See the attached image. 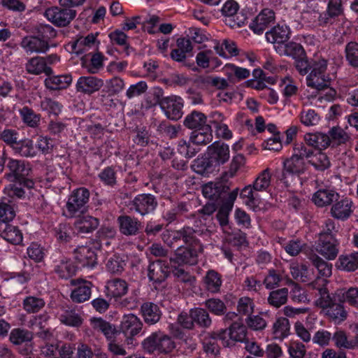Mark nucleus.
Here are the masks:
<instances>
[{
	"label": "nucleus",
	"instance_id": "nucleus-45",
	"mask_svg": "<svg viewBox=\"0 0 358 358\" xmlns=\"http://www.w3.org/2000/svg\"><path fill=\"white\" fill-rule=\"evenodd\" d=\"M191 316L194 324L196 323L202 328H208L211 324V318L206 310L201 308L191 309Z\"/></svg>",
	"mask_w": 358,
	"mask_h": 358
},
{
	"label": "nucleus",
	"instance_id": "nucleus-36",
	"mask_svg": "<svg viewBox=\"0 0 358 358\" xmlns=\"http://www.w3.org/2000/svg\"><path fill=\"white\" fill-rule=\"evenodd\" d=\"M99 220L90 215L79 217L75 222V227L80 233H90L99 226Z\"/></svg>",
	"mask_w": 358,
	"mask_h": 358
},
{
	"label": "nucleus",
	"instance_id": "nucleus-48",
	"mask_svg": "<svg viewBox=\"0 0 358 358\" xmlns=\"http://www.w3.org/2000/svg\"><path fill=\"white\" fill-rule=\"evenodd\" d=\"M33 338L32 332L20 328L13 329L10 334V341L15 345H19L25 342L31 341Z\"/></svg>",
	"mask_w": 358,
	"mask_h": 358
},
{
	"label": "nucleus",
	"instance_id": "nucleus-50",
	"mask_svg": "<svg viewBox=\"0 0 358 358\" xmlns=\"http://www.w3.org/2000/svg\"><path fill=\"white\" fill-rule=\"evenodd\" d=\"M338 268L347 271H353L358 268V252L350 255H341L338 259Z\"/></svg>",
	"mask_w": 358,
	"mask_h": 358
},
{
	"label": "nucleus",
	"instance_id": "nucleus-30",
	"mask_svg": "<svg viewBox=\"0 0 358 358\" xmlns=\"http://www.w3.org/2000/svg\"><path fill=\"white\" fill-rule=\"evenodd\" d=\"M0 235L13 244H20L22 241L21 231L17 227L8 223H1Z\"/></svg>",
	"mask_w": 358,
	"mask_h": 358
},
{
	"label": "nucleus",
	"instance_id": "nucleus-55",
	"mask_svg": "<svg viewBox=\"0 0 358 358\" xmlns=\"http://www.w3.org/2000/svg\"><path fill=\"white\" fill-rule=\"evenodd\" d=\"M271 183V174L268 169L264 170L253 182L255 189L260 194L266 191Z\"/></svg>",
	"mask_w": 358,
	"mask_h": 358
},
{
	"label": "nucleus",
	"instance_id": "nucleus-8",
	"mask_svg": "<svg viewBox=\"0 0 358 358\" xmlns=\"http://www.w3.org/2000/svg\"><path fill=\"white\" fill-rule=\"evenodd\" d=\"M44 15L55 25L65 27L74 19L76 11L69 8L53 6L46 9Z\"/></svg>",
	"mask_w": 358,
	"mask_h": 358
},
{
	"label": "nucleus",
	"instance_id": "nucleus-3",
	"mask_svg": "<svg viewBox=\"0 0 358 358\" xmlns=\"http://www.w3.org/2000/svg\"><path fill=\"white\" fill-rule=\"evenodd\" d=\"M7 168L9 173H7V178L12 182H18L28 188L34 186V182L27 178L31 172V167L24 161L10 159L7 164Z\"/></svg>",
	"mask_w": 358,
	"mask_h": 358
},
{
	"label": "nucleus",
	"instance_id": "nucleus-5",
	"mask_svg": "<svg viewBox=\"0 0 358 358\" xmlns=\"http://www.w3.org/2000/svg\"><path fill=\"white\" fill-rule=\"evenodd\" d=\"M327 279L318 277L307 285L308 289L312 291V294L315 298V306L323 310L336 300L334 295L329 294L327 288Z\"/></svg>",
	"mask_w": 358,
	"mask_h": 358
},
{
	"label": "nucleus",
	"instance_id": "nucleus-44",
	"mask_svg": "<svg viewBox=\"0 0 358 358\" xmlns=\"http://www.w3.org/2000/svg\"><path fill=\"white\" fill-rule=\"evenodd\" d=\"M241 197L246 199V205L253 208L258 207L262 200L260 194L255 189L253 185L245 187L241 191Z\"/></svg>",
	"mask_w": 358,
	"mask_h": 358
},
{
	"label": "nucleus",
	"instance_id": "nucleus-21",
	"mask_svg": "<svg viewBox=\"0 0 358 358\" xmlns=\"http://www.w3.org/2000/svg\"><path fill=\"white\" fill-rule=\"evenodd\" d=\"M120 231L125 236H135L138 233L141 224L137 218L127 215L117 217Z\"/></svg>",
	"mask_w": 358,
	"mask_h": 358
},
{
	"label": "nucleus",
	"instance_id": "nucleus-38",
	"mask_svg": "<svg viewBox=\"0 0 358 358\" xmlns=\"http://www.w3.org/2000/svg\"><path fill=\"white\" fill-rule=\"evenodd\" d=\"M222 282L221 275L213 270L208 271L203 278L205 289L213 294L220 292Z\"/></svg>",
	"mask_w": 358,
	"mask_h": 358
},
{
	"label": "nucleus",
	"instance_id": "nucleus-52",
	"mask_svg": "<svg viewBox=\"0 0 358 358\" xmlns=\"http://www.w3.org/2000/svg\"><path fill=\"white\" fill-rule=\"evenodd\" d=\"M290 272L294 279L303 282H308L311 280L308 267L304 264H292L290 266Z\"/></svg>",
	"mask_w": 358,
	"mask_h": 358
},
{
	"label": "nucleus",
	"instance_id": "nucleus-22",
	"mask_svg": "<svg viewBox=\"0 0 358 358\" xmlns=\"http://www.w3.org/2000/svg\"><path fill=\"white\" fill-rule=\"evenodd\" d=\"M289 29L287 26L277 25L266 33V41L275 45H284L289 38Z\"/></svg>",
	"mask_w": 358,
	"mask_h": 358
},
{
	"label": "nucleus",
	"instance_id": "nucleus-23",
	"mask_svg": "<svg viewBox=\"0 0 358 358\" xmlns=\"http://www.w3.org/2000/svg\"><path fill=\"white\" fill-rule=\"evenodd\" d=\"M141 313L145 322L150 325L158 322L162 316L159 307L152 302L143 303L141 307Z\"/></svg>",
	"mask_w": 358,
	"mask_h": 358
},
{
	"label": "nucleus",
	"instance_id": "nucleus-25",
	"mask_svg": "<svg viewBox=\"0 0 358 358\" xmlns=\"http://www.w3.org/2000/svg\"><path fill=\"white\" fill-rule=\"evenodd\" d=\"M238 188L234 189L232 192H231L227 201L224 203L220 204L221 207L217 212L216 217L222 227H224L228 224L229 213L233 208L234 203L238 195Z\"/></svg>",
	"mask_w": 358,
	"mask_h": 358
},
{
	"label": "nucleus",
	"instance_id": "nucleus-15",
	"mask_svg": "<svg viewBox=\"0 0 358 358\" xmlns=\"http://www.w3.org/2000/svg\"><path fill=\"white\" fill-rule=\"evenodd\" d=\"M182 106L181 98L172 96L166 97L162 103L161 108L168 118L178 120L182 115Z\"/></svg>",
	"mask_w": 358,
	"mask_h": 358
},
{
	"label": "nucleus",
	"instance_id": "nucleus-34",
	"mask_svg": "<svg viewBox=\"0 0 358 358\" xmlns=\"http://www.w3.org/2000/svg\"><path fill=\"white\" fill-rule=\"evenodd\" d=\"M324 311L328 318L335 323H340L347 317V312L345 310L343 304L336 302V300L328 308H326Z\"/></svg>",
	"mask_w": 358,
	"mask_h": 358
},
{
	"label": "nucleus",
	"instance_id": "nucleus-59",
	"mask_svg": "<svg viewBox=\"0 0 358 358\" xmlns=\"http://www.w3.org/2000/svg\"><path fill=\"white\" fill-rule=\"evenodd\" d=\"M345 57L349 64L358 68V43L350 42L345 46Z\"/></svg>",
	"mask_w": 358,
	"mask_h": 358
},
{
	"label": "nucleus",
	"instance_id": "nucleus-62",
	"mask_svg": "<svg viewBox=\"0 0 358 358\" xmlns=\"http://www.w3.org/2000/svg\"><path fill=\"white\" fill-rule=\"evenodd\" d=\"M203 350L206 353L217 355L220 352V346L213 333H208L203 340Z\"/></svg>",
	"mask_w": 358,
	"mask_h": 358
},
{
	"label": "nucleus",
	"instance_id": "nucleus-47",
	"mask_svg": "<svg viewBox=\"0 0 358 358\" xmlns=\"http://www.w3.org/2000/svg\"><path fill=\"white\" fill-rule=\"evenodd\" d=\"M229 336L232 341L245 342L247 335V329L239 322H234L229 328Z\"/></svg>",
	"mask_w": 358,
	"mask_h": 358
},
{
	"label": "nucleus",
	"instance_id": "nucleus-14",
	"mask_svg": "<svg viewBox=\"0 0 358 358\" xmlns=\"http://www.w3.org/2000/svg\"><path fill=\"white\" fill-rule=\"evenodd\" d=\"M73 253L75 259L83 267H94L97 264V255L90 246H79Z\"/></svg>",
	"mask_w": 358,
	"mask_h": 358
},
{
	"label": "nucleus",
	"instance_id": "nucleus-13",
	"mask_svg": "<svg viewBox=\"0 0 358 358\" xmlns=\"http://www.w3.org/2000/svg\"><path fill=\"white\" fill-rule=\"evenodd\" d=\"M170 272L169 264L161 259L150 263L148 266V278L151 281L157 283L164 281Z\"/></svg>",
	"mask_w": 358,
	"mask_h": 358
},
{
	"label": "nucleus",
	"instance_id": "nucleus-61",
	"mask_svg": "<svg viewBox=\"0 0 358 358\" xmlns=\"http://www.w3.org/2000/svg\"><path fill=\"white\" fill-rule=\"evenodd\" d=\"M205 306L210 312L217 316L224 315L227 310L224 303L219 299L213 298L206 300Z\"/></svg>",
	"mask_w": 358,
	"mask_h": 358
},
{
	"label": "nucleus",
	"instance_id": "nucleus-64",
	"mask_svg": "<svg viewBox=\"0 0 358 358\" xmlns=\"http://www.w3.org/2000/svg\"><path fill=\"white\" fill-rule=\"evenodd\" d=\"M148 87L146 82L139 81L129 87L126 92V96L129 99L139 96L146 92Z\"/></svg>",
	"mask_w": 358,
	"mask_h": 358
},
{
	"label": "nucleus",
	"instance_id": "nucleus-6",
	"mask_svg": "<svg viewBox=\"0 0 358 358\" xmlns=\"http://www.w3.org/2000/svg\"><path fill=\"white\" fill-rule=\"evenodd\" d=\"M203 250L201 243L196 245L180 246L178 248L173 257H170V262L180 264L194 265L197 262L199 252Z\"/></svg>",
	"mask_w": 358,
	"mask_h": 358
},
{
	"label": "nucleus",
	"instance_id": "nucleus-11",
	"mask_svg": "<svg viewBox=\"0 0 358 358\" xmlns=\"http://www.w3.org/2000/svg\"><path fill=\"white\" fill-rule=\"evenodd\" d=\"M275 20L274 11L270 8L263 9L250 22V28L257 34H262Z\"/></svg>",
	"mask_w": 358,
	"mask_h": 358
},
{
	"label": "nucleus",
	"instance_id": "nucleus-49",
	"mask_svg": "<svg viewBox=\"0 0 358 358\" xmlns=\"http://www.w3.org/2000/svg\"><path fill=\"white\" fill-rule=\"evenodd\" d=\"M287 297L288 289L281 288L270 292L268 302L271 306L279 308L286 303Z\"/></svg>",
	"mask_w": 358,
	"mask_h": 358
},
{
	"label": "nucleus",
	"instance_id": "nucleus-10",
	"mask_svg": "<svg viewBox=\"0 0 358 358\" xmlns=\"http://www.w3.org/2000/svg\"><path fill=\"white\" fill-rule=\"evenodd\" d=\"M338 241L334 236L320 234L315 250L329 260L334 259L338 253Z\"/></svg>",
	"mask_w": 358,
	"mask_h": 358
},
{
	"label": "nucleus",
	"instance_id": "nucleus-9",
	"mask_svg": "<svg viewBox=\"0 0 358 358\" xmlns=\"http://www.w3.org/2000/svg\"><path fill=\"white\" fill-rule=\"evenodd\" d=\"M157 206L155 197L150 194H138L128 205L131 210L143 216L152 212Z\"/></svg>",
	"mask_w": 358,
	"mask_h": 358
},
{
	"label": "nucleus",
	"instance_id": "nucleus-4",
	"mask_svg": "<svg viewBox=\"0 0 358 358\" xmlns=\"http://www.w3.org/2000/svg\"><path fill=\"white\" fill-rule=\"evenodd\" d=\"M90 192L85 187H80L72 192L66 202V210L69 216L76 217L83 214L87 210V203Z\"/></svg>",
	"mask_w": 358,
	"mask_h": 358
},
{
	"label": "nucleus",
	"instance_id": "nucleus-20",
	"mask_svg": "<svg viewBox=\"0 0 358 358\" xmlns=\"http://www.w3.org/2000/svg\"><path fill=\"white\" fill-rule=\"evenodd\" d=\"M71 284L78 285L71 294V298L73 302L83 303L87 301L91 296L92 283L81 280H72Z\"/></svg>",
	"mask_w": 358,
	"mask_h": 358
},
{
	"label": "nucleus",
	"instance_id": "nucleus-26",
	"mask_svg": "<svg viewBox=\"0 0 358 358\" xmlns=\"http://www.w3.org/2000/svg\"><path fill=\"white\" fill-rule=\"evenodd\" d=\"M106 295L115 299L121 298L128 291V284L122 279L114 278L108 281L106 285Z\"/></svg>",
	"mask_w": 358,
	"mask_h": 358
},
{
	"label": "nucleus",
	"instance_id": "nucleus-35",
	"mask_svg": "<svg viewBox=\"0 0 358 358\" xmlns=\"http://www.w3.org/2000/svg\"><path fill=\"white\" fill-rule=\"evenodd\" d=\"M206 122L207 117L203 113L194 110L187 115L184 120V125L190 129L196 130L209 126Z\"/></svg>",
	"mask_w": 358,
	"mask_h": 358
},
{
	"label": "nucleus",
	"instance_id": "nucleus-57",
	"mask_svg": "<svg viewBox=\"0 0 358 358\" xmlns=\"http://www.w3.org/2000/svg\"><path fill=\"white\" fill-rule=\"evenodd\" d=\"M14 150L24 157H33L36 155L33 141L30 139L19 141L18 143L14 145Z\"/></svg>",
	"mask_w": 358,
	"mask_h": 358
},
{
	"label": "nucleus",
	"instance_id": "nucleus-18",
	"mask_svg": "<svg viewBox=\"0 0 358 358\" xmlns=\"http://www.w3.org/2000/svg\"><path fill=\"white\" fill-rule=\"evenodd\" d=\"M339 199V194L333 189L322 188L315 192L312 201L317 207H325L331 205Z\"/></svg>",
	"mask_w": 358,
	"mask_h": 358
},
{
	"label": "nucleus",
	"instance_id": "nucleus-28",
	"mask_svg": "<svg viewBox=\"0 0 358 358\" xmlns=\"http://www.w3.org/2000/svg\"><path fill=\"white\" fill-rule=\"evenodd\" d=\"M90 322L93 329L101 331L107 340H111L115 336L120 334L119 331L116 329L115 325L111 324L102 318L93 317L90 320Z\"/></svg>",
	"mask_w": 358,
	"mask_h": 358
},
{
	"label": "nucleus",
	"instance_id": "nucleus-63",
	"mask_svg": "<svg viewBox=\"0 0 358 358\" xmlns=\"http://www.w3.org/2000/svg\"><path fill=\"white\" fill-rule=\"evenodd\" d=\"M126 265L125 262L119 256L114 255L107 262L106 266L109 272L114 274L121 273Z\"/></svg>",
	"mask_w": 358,
	"mask_h": 358
},
{
	"label": "nucleus",
	"instance_id": "nucleus-54",
	"mask_svg": "<svg viewBox=\"0 0 358 358\" xmlns=\"http://www.w3.org/2000/svg\"><path fill=\"white\" fill-rule=\"evenodd\" d=\"M20 114L25 124L31 127H36L41 120V115L27 106L20 110Z\"/></svg>",
	"mask_w": 358,
	"mask_h": 358
},
{
	"label": "nucleus",
	"instance_id": "nucleus-17",
	"mask_svg": "<svg viewBox=\"0 0 358 358\" xmlns=\"http://www.w3.org/2000/svg\"><path fill=\"white\" fill-rule=\"evenodd\" d=\"M20 46L31 53H43L48 50L50 44L35 35L24 37L20 42Z\"/></svg>",
	"mask_w": 358,
	"mask_h": 358
},
{
	"label": "nucleus",
	"instance_id": "nucleus-58",
	"mask_svg": "<svg viewBox=\"0 0 358 358\" xmlns=\"http://www.w3.org/2000/svg\"><path fill=\"white\" fill-rule=\"evenodd\" d=\"M76 267L70 261L62 260L55 268V271L62 278L67 279L76 273Z\"/></svg>",
	"mask_w": 358,
	"mask_h": 358
},
{
	"label": "nucleus",
	"instance_id": "nucleus-16",
	"mask_svg": "<svg viewBox=\"0 0 358 358\" xmlns=\"http://www.w3.org/2000/svg\"><path fill=\"white\" fill-rule=\"evenodd\" d=\"M208 155L218 166L229 160V148L224 143L216 141L208 146Z\"/></svg>",
	"mask_w": 358,
	"mask_h": 358
},
{
	"label": "nucleus",
	"instance_id": "nucleus-42",
	"mask_svg": "<svg viewBox=\"0 0 358 358\" xmlns=\"http://www.w3.org/2000/svg\"><path fill=\"white\" fill-rule=\"evenodd\" d=\"M309 259L313 265L317 268L319 275L322 276V278L329 277L331 275L332 265L324 261L316 254H311L309 256Z\"/></svg>",
	"mask_w": 358,
	"mask_h": 358
},
{
	"label": "nucleus",
	"instance_id": "nucleus-46",
	"mask_svg": "<svg viewBox=\"0 0 358 358\" xmlns=\"http://www.w3.org/2000/svg\"><path fill=\"white\" fill-rule=\"evenodd\" d=\"M213 117V124L217 136L224 139H230L232 137V132L229 129L228 126L223 122L224 117L222 114L216 112L214 113Z\"/></svg>",
	"mask_w": 358,
	"mask_h": 358
},
{
	"label": "nucleus",
	"instance_id": "nucleus-53",
	"mask_svg": "<svg viewBox=\"0 0 358 358\" xmlns=\"http://www.w3.org/2000/svg\"><path fill=\"white\" fill-rule=\"evenodd\" d=\"M308 163L316 170L320 171L327 169L331 165L327 155L321 152L313 155L310 159H308Z\"/></svg>",
	"mask_w": 358,
	"mask_h": 358
},
{
	"label": "nucleus",
	"instance_id": "nucleus-32",
	"mask_svg": "<svg viewBox=\"0 0 358 358\" xmlns=\"http://www.w3.org/2000/svg\"><path fill=\"white\" fill-rule=\"evenodd\" d=\"M304 140L308 145L313 147L319 150H324L329 147L328 134L317 132L314 134H306Z\"/></svg>",
	"mask_w": 358,
	"mask_h": 358
},
{
	"label": "nucleus",
	"instance_id": "nucleus-1",
	"mask_svg": "<svg viewBox=\"0 0 358 358\" xmlns=\"http://www.w3.org/2000/svg\"><path fill=\"white\" fill-rule=\"evenodd\" d=\"M145 351L150 354L157 352L159 354H169L176 348L172 338L161 331L152 332L142 342Z\"/></svg>",
	"mask_w": 358,
	"mask_h": 358
},
{
	"label": "nucleus",
	"instance_id": "nucleus-60",
	"mask_svg": "<svg viewBox=\"0 0 358 358\" xmlns=\"http://www.w3.org/2000/svg\"><path fill=\"white\" fill-rule=\"evenodd\" d=\"M223 46L224 47L225 50L229 52V56L231 57L236 56L239 53V50L237 48V45L234 41L229 40H224L221 46L216 45L214 47L216 52L222 57H227V55L224 51Z\"/></svg>",
	"mask_w": 358,
	"mask_h": 358
},
{
	"label": "nucleus",
	"instance_id": "nucleus-41",
	"mask_svg": "<svg viewBox=\"0 0 358 358\" xmlns=\"http://www.w3.org/2000/svg\"><path fill=\"white\" fill-rule=\"evenodd\" d=\"M213 140L210 126H205L192 132L190 141L196 145H206Z\"/></svg>",
	"mask_w": 358,
	"mask_h": 358
},
{
	"label": "nucleus",
	"instance_id": "nucleus-27",
	"mask_svg": "<svg viewBox=\"0 0 358 358\" xmlns=\"http://www.w3.org/2000/svg\"><path fill=\"white\" fill-rule=\"evenodd\" d=\"M274 47L279 55L292 57L294 60L302 58L306 55L303 48L294 42H288L284 45H280Z\"/></svg>",
	"mask_w": 358,
	"mask_h": 358
},
{
	"label": "nucleus",
	"instance_id": "nucleus-24",
	"mask_svg": "<svg viewBox=\"0 0 358 358\" xmlns=\"http://www.w3.org/2000/svg\"><path fill=\"white\" fill-rule=\"evenodd\" d=\"M329 146L337 148L345 145L350 142V134L340 127H333L328 131Z\"/></svg>",
	"mask_w": 358,
	"mask_h": 358
},
{
	"label": "nucleus",
	"instance_id": "nucleus-12",
	"mask_svg": "<svg viewBox=\"0 0 358 358\" xmlns=\"http://www.w3.org/2000/svg\"><path fill=\"white\" fill-rule=\"evenodd\" d=\"M143 323L141 320L134 314L124 315L120 325V334L122 332L127 337V341L131 340L142 329Z\"/></svg>",
	"mask_w": 358,
	"mask_h": 358
},
{
	"label": "nucleus",
	"instance_id": "nucleus-7",
	"mask_svg": "<svg viewBox=\"0 0 358 358\" xmlns=\"http://www.w3.org/2000/svg\"><path fill=\"white\" fill-rule=\"evenodd\" d=\"M229 187L222 181L208 182L202 187L203 196L217 205L224 203L231 192Z\"/></svg>",
	"mask_w": 358,
	"mask_h": 358
},
{
	"label": "nucleus",
	"instance_id": "nucleus-51",
	"mask_svg": "<svg viewBox=\"0 0 358 358\" xmlns=\"http://www.w3.org/2000/svg\"><path fill=\"white\" fill-rule=\"evenodd\" d=\"M45 301L42 298L27 296L23 300V308L29 313H34L41 310L45 306Z\"/></svg>",
	"mask_w": 358,
	"mask_h": 358
},
{
	"label": "nucleus",
	"instance_id": "nucleus-40",
	"mask_svg": "<svg viewBox=\"0 0 358 358\" xmlns=\"http://www.w3.org/2000/svg\"><path fill=\"white\" fill-rule=\"evenodd\" d=\"M217 166L208 156V157H202L197 159L192 165L193 170L201 176H207L212 173Z\"/></svg>",
	"mask_w": 358,
	"mask_h": 358
},
{
	"label": "nucleus",
	"instance_id": "nucleus-33",
	"mask_svg": "<svg viewBox=\"0 0 358 358\" xmlns=\"http://www.w3.org/2000/svg\"><path fill=\"white\" fill-rule=\"evenodd\" d=\"M72 82L71 75L49 76L45 80V85L52 90H58L66 88Z\"/></svg>",
	"mask_w": 358,
	"mask_h": 358
},
{
	"label": "nucleus",
	"instance_id": "nucleus-43",
	"mask_svg": "<svg viewBox=\"0 0 358 358\" xmlns=\"http://www.w3.org/2000/svg\"><path fill=\"white\" fill-rule=\"evenodd\" d=\"M62 323L71 327H80L83 324V319L74 309L68 308L62 310L59 315Z\"/></svg>",
	"mask_w": 358,
	"mask_h": 358
},
{
	"label": "nucleus",
	"instance_id": "nucleus-37",
	"mask_svg": "<svg viewBox=\"0 0 358 358\" xmlns=\"http://www.w3.org/2000/svg\"><path fill=\"white\" fill-rule=\"evenodd\" d=\"M290 332V324L287 317H278L273 324L272 334L275 339L282 340Z\"/></svg>",
	"mask_w": 358,
	"mask_h": 358
},
{
	"label": "nucleus",
	"instance_id": "nucleus-2",
	"mask_svg": "<svg viewBox=\"0 0 358 358\" xmlns=\"http://www.w3.org/2000/svg\"><path fill=\"white\" fill-rule=\"evenodd\" d=\"M311 67L312 70L306 78L307 85L317 90L328 88L331 85V79L326 72L327 61L324 59L314 60Z\"/></svg>",
	"mask_w": 358,
	"mask_h": 358
},
{
	"label": "nucleus",
	"instance_id": "nucleus-29",
	"mask_svg": "<svg viewBox=\"0 0 358 358\" xmlns=\"http://www.w3.org/2000/svg\"><path fill=\"white\" fill-rule=\"evenodd\" d=\"M352 213V202L348 199L338 200L331 208L332 217L338 220H347Z\"/></svg>",
	"mask_w": 358,
	"mask_h": 358
},
{
	"label": "nucleus",
	"instance_id": "nucleus-39",
	"mask_svg": "<svg viewBox=\"0 0 358 358\" xmlns=\"http://www.w3.org/2000/svg\"><path fill=\"white\" fill-rule=\"evenodd\" d=\"M284 171L292 174H301L306 170V163L296 155H292L283 162Z\"/></svg>",
	"mask_w": 358,
	"mask_h": 358
},
{
	"label": "nucleus",
	"instance_id": "nucleus-56",
	"mask_svg": "<svg viewBox=\"0 0 358 358\" xmlns=\"http://www.w3.org/2000/svg\"><path fill=\"white\" fill-rule=\"evenodd\" d=\"M34 30L36 36L43 40H45L48 43L51 39L57 36L56 30L50 24H40L36 25Z\"/></svg>",
	"mask_w": 358,
	"mask_h": 358
},
{
	"label": "nucleus",
	"instance_id": "nucleus-31",
	"mask_svg": "<svg viewBox=\"0 0 358 358\" xmlns=\"http://www.w3.org/2000/svg\"><path fill=\"white\" fill-rule=\"evenodd\" d=\"M26 70L29 73L34 75L45 73L50 76L52 73V69L45 64V59L41 57L31 58L26 64Z\"/></svg>",
	"mask_w": 358,
	"mask_h": 358
},
{
	"label": "nucleus",
	"instance_id": "nucleus-19",
	"mask_svg": "<svg viewBox=\"0 0 358 358\" xmlns=\"http://www.w3.org/2000/svg\"><path fill=\"white\" fill-rule=\"evenodd\" d=\"M103 85V81L101 79L94 76L80 77L76 83V90L78 92L91 94L99 91Z\"/></svg>",
	"mask_w": 358,
	"mask_h": 358
}]
</instances>
